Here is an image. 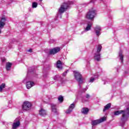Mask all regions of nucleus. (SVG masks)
Wrapping results in <instances>:
<instances>
[{"label":"nucleus","instance_id":"4468645a","mask_svg":"<svg viewBox=\"0 0 129 129\" xmlns=\"http://www.w3.org/2000/svg\"><path fill=\"white\" fill-rule=\"evenodd\" d=\"M35 85V84H34V82H28L26 83V87L28 89H30L32 86H34Z\"/></svg>","mask_w":129,"mask_h":129},{"label":"nucleus","instance_id":"2f4dec72","mask_svg":"<svg viewBox=\"0 0 129 129\" xmlns=\"http://www.w3.org/2000/svg\"><path fill=\"white\" fill-rule=\"evenodd\" d=\"M52 41H53V40H51L50 41V43H53V42H52Z\"/></svg>","mask_w":129,"mask_h":129},{"label":"nucleus","instance_id":"aec40b11","mask_svg":"<svg viewBox=\"0 0 129 129\" xmlns=\"http://www.w3.org/2000/svg\"><path fill=\"white\" fill-rule=\"evenodd\" d=\"M111 106V104L110 103L107 104L106 106H105L103 109V111H105V110H108L109 108H110Z\"/></svg>","mask_w":129,"mask_h":129},{"label":"nucleus","instance_id":"c85d7f7f","mask_svg":"<svg viewBox=\"0 0 129 129\" xmlns=\"http://www.w3.org/2000/svg\"><path fill=\"white\" fill-rule=\"evenodd\" d=\"M86 98H89V97H90V96L89 95V94H87L86 96Z\"/></svg>","mask_w":129,"mask_h":129},{"label":"nucleus","instance_id":"f03ea898","mask_svg":"<svg viewBox=\"0 0 129 129\" xmlns=\"http://www.w3.org/2000/svg\"><path fill=\"white\" fill-rule=\"evenodd\" d=\"M71 4H72V2L62 4L58 10L57 17H59V15L60 19H62V15L67 11L69 8V5Z\"/></svg>","mask_w":129,"mask_h":129},{"label":"nucleus","instance_id":"9d476101","mask_svg":"<svg viewBox=\"0 0 129 129\" xmlns=\"http://www.w3.org/2000/svg\"><path fill=\"white\" fill-rule=\"evenodd\" d=\"M100 31H101V28L100 26H97L95 28V32L96 35L98 37H99V36H100L101 34V33L100 32Z\"/></svg>","mask_w":129,"mask_h":129},{"label":"nucleus","instance_id":"39448f33","mask_svg":"<svg viewBox=\"0 0 129 129\" xmlns=\"http://www.w3.org/2000/svg\"><path fill=\"white\" fill-rule=\"evenodd\" d=\"M94 17H95V11L93 10H89L86 15V18L88 20H92L94 19Z\"/></svg>","mask_w":129,"mask_h":129},{"label":"nucleus","instance_id":"6ab92c4d","mask_svg":"<svg viewBox=\"0 0 129 129\" xmlns=\"http://www.w3.org/2000/svg\"><path fill=\"white\" fill-rule=\"evenodd\" d=\"M119 57L121 62L122 63V61H123V55H122V51L121 50L119 52Z\"/></svg>","mask_w":129,"mask_h":129},{"label":"nucleus","instance_id":"cd10ccee","mask_svg":"<svg viewBox=\"0 0 129 129\" xmlns=\"http://www.w3.org/2000/svg\"><path fill=\"white\" fill-rule=\"evenodd\" d=\"M67 74V72H65L62 74V76H66V75Z\"/></svg>","mask_w":129,"mask_h":129},{"label":"nucleus","instance_id":"c756f323","mask_svg":"<svg viewBox=\"0 0 129 129\" xmlns=\"http://www.w3.org/2000/svg\"><path fill=\"white\" fill-rule=\"evenodd\" d=\"M28 52H33V49H30L28 50H27Z\"/></svg>","mask_w":129,"mask_h":129},{"label":"nucleus","instance_id":"7ed1b4c3","mask_svg":"<svg viewBox=\"0 0 129 129\" xmlns=\"http://www.w3.org/2000/svg\"><path fill=\"white\" fill-rule=\"evenodd\" d=\"M74 75L75 76V78L77 81L79 83V86H80V84H82L83 83V79L82 78V75L80 74V73L76 71L74 72Z\"/></svg>","mask_w":129,"mask_h":129},{"label":"nucleus","instance_id":"f8f14e48","mask_svg":"<svg viewBox=\"0 0 129 129\" xmlns=\"http://www.w3.org/2000/svg\"><path fill=\"white\" fill-rule=\"evenodd\" d=\"M75 107V105L74 104H72L70 106L69 108L66 111V113L69 114V113H71L72 112V110H73V108Z\"/></svg>","mask_w":129,"mask_h":129},{"label":"nucleus","instance_id":"0eeeda50","mask_svg":"<svg viewBox=\"0 0 129 129\" xmlns=\"http://www.w3.org/2000/svg\"><path fill=\"white\" fill-rule=\"evenodd\" d=\"M105 119H106L105 117H103L100 119L93 120L92 121V125H97V124H98V123H100L101 122H103V121H104Z\"/></svg>","mask_w":129,"mask_h":129},{"label":"nucleus","instance_id":"a878e982","mask_svg":"<svg viewBox=\"0 0 129 129\" xmlns=\"http://www.w3.org/2000/svg\"><path fill=\"white\" fill-rule=\"evenodd\" d=\"M52 112H54V113H55V114H58V112L57 111V109H53V110H51Z\"/></svg>","mask_w":129,"mask_h":129},{"label":"nucleus","instance_id":"4be33fe9","mask_svg":"<svg viewBox=\"0 0 129 129\" xmlns=\"http://www.w3.org/2000/svg\"><path fill=\"white\" fill-rule=\"evenodd\" d=\"M38 7V3L37 2L32 3V8L33 9H35Z\"/></svg>","mask_w":129,"mask_h":129},{"label":"nucleus","instance_id":"f704fd0d","mask_svg":"<svg viewBox=\"0 0 129 129\" xmlns=\"http://www.w3.org/2000/svg\"><path fill=\"white\" fill-rule=\"evenodd\" d=\"M2 33V30L0 29V34Z\"/></svg>","mask_w":129,"mask_h":129},{"label":"nucleus","instance_id":"393cba45","mask_svg":"<svg viewBox=\"0 0 129 129\" xmlns=\"http://www.w3.org/2000/svg\"><path fill=\"white\" fill-rule=\"evenodd\" d=\"M58 100H59V101H60V102H63V97L59 96L58 97Z\"/></svg>","mask_w":129,"mask_h":129},{"label":"nucleus","instance_id":"dca6fc26","mask_svg":"<svg viewBox=\"0 0 129 129\" xmlns=\"http://www.w3.org/2000/svg\"><path fill=\"white\" fill-rule=\"evenodd\" d=\"M11 67H12V63L11 62L6 63V70H7V71H10V70H11Z\"/></svg>","mask_w":129,"mask_h":129},{"label":"nucleus","instance_id":"f257e3e1","mask_svg":"<svg viewBox=\"0 0 129 129\" xmlns=\"http://www.w3.org/2000/svg\"><path fill=\"white\" fill-rule=\"evenodd\" d=\"M114 115H119V114H122L120 118L119 125L120 126H123L124 124L129 118V108H127L126 110H118L114 112Z\"/></svg>","mask_w":129,"mask_h":129},{"label":"nucleus","instance_id":"5701e85b","mask_svg":"<svg viewBox=\"0 0 129 129\" xmlns=\"http://www.w3.org/2000/svg\"><path fill=\"white\" fill-rule=\"evenodd\" d=\"M59 78H60V76H59V75L55 76L53 77L54 80H59Z\"/></svg>","mask_w":129,"mask_h":129},{"label":"nucleus","instance_id":"9b49d317","mask_svg":"<svg viewBox=\"0 0 129 129\" xmlns=\"http://www.w3.org/2000/svg\"><path fill=\"white\" fill-rule=\"evenodd\" d=\"M91 27H92V23L88 22L87 24V26L85 28V32H88L91 30Z\"/></svg>","mask_w":129,"mask_h":129},{"label":"nucleus","instance_id":"c9c22d12","mask_svg":"<svg viewBox=\"0 0 129 129\" xmlns=\"http://www.w3.org/2000/svg\"><path fill=\"white\" fill-rule=\"evenodd\" d=\"M40 2H42V1H43V0H39Z\"/></svg>","mask_w":129,"mask_h":129},{"label":"nucleus","instance_id":"6e6552de","mask_svg":"<svg viewBox=\"0 0 129 129\" xmlns=\"http://www.w3.org/2000/svg\"><path fill=\"white\" fill-rule=\"evenodd\" d=\"M60 47H55L53 48L52 49H50L49 51V54L50 55H55L58 52H60Z\"/></svg>","mask_w":129,"mask_h":129},{"label":"nucleus","instance_id":"bb28decb","mask_svg":"<svg viewBox=\"0 0 129 129\" xmlns=\"http://www.w3.org/2000/svg\"><path fill=\"white\" fill-rule=\"evenodd\" d=\"M94 80H95L94 78H91V79L90 80V82H93V81H94Z\"/></svg>","mask_w":129,"mask_h":129},{"label":"nucleus","instance_id":"412c9836","mask_svg":"<svg viewBox=\"0 0 129 129\" xmlns=\"http://www.w3.org/2000/svg\"><path fill=\"white\" fill-rule=\"evenodd\" d=\"M6 87V84L3 83L0 85V92L3 91V89H4Z\"/></svg>","mask_w":129,"mask_h":129},{"label":"nucleus","instance_id":"ddd939ff","mask_svg":"<svg viewBox=\"0 0 129 129\" xmlns=\"http://www.w3.org/2000/svg\"><path fill=\"white\" fill-rule=\"evenodd\" d=\"M39 114L41 116H45L47 115V111H46V110L41 108L40 110H39Z\"/></svg>","mask_w":129,"mask_h":129},{"label":"nucleus","instance_id":"473e14b6","mask_svg":"<svg viewBox=\"0 0 129 129\" xmlns=\"http://www.w3.org/2000/svg\"><path fill=\"white\" fill-rule=\"evenodd\" d=\"M5 61H6V59H4L3 60V62H5Z\"/></svg>","mask_w":129,"mask_h":129},{"label":"nucleus","instance_id":"20e7f679","mask_svg":"<svg viewBox=\"0 0 129 129\" xmlns=\"http://www.w3.org/2000/svg\"><path fill=\"white\" fill-rule=\"evenodd\" d=\"M101 49H102L101 45H98L97 46V51L94 56V58L96 61H100V51H101Z\"/></svg>","mask_w":129,"mask_h":129},{"label":"nucleus","instance_id":"7c9ffc66","mask_svg":"<svg viewBox=\"0 0 129 129\" xmlns=\"http://www.w3.org/2000/svg\"><path fill=\"white\" fill-rule=\"evenodd\" d=\"M43 76H44V77L45 78H46V77H47V75H44Z\"/></svg>","mask_w":129,"mask_h":129},{"label":"nucleus","instance_id":"f3484780","mask_svg":"<svg viewBox=\"0 0 129 129\" xmlns=\"http://www.w3.org/2000/svg\"><path fill=\"white\" fill-rule=\"evenodd\" d=\"M19 126H20V121H17L16 122H14L13 124V129H16Z\"/></svg>","mask_w":129,"mask_h":129},{"label":"nucleus","instance_id":"423d86ee","mask_svg":"<svg viewBox=\"0 0 129 129\" xmlns=\"http://www.w3.org/2000/svg\"><path fill=\"white\" fill-rule=\"evenodd\" d=\"M32 106V104L29 102H24L23 105H22L23 110H29Z\"/></svg>","mask_w":129,"mask_h":129},{"label":"nucleus","instance_id":"b1692460","mask_svg":"<svg viewBox=\"0 0 129 129\" xmlns=\"http://www.w3.org/2000/svg\"><path fill=\"white\" fill-rule=\"evenodd\" d=\"M51 110L53 109H56L57 108H56V105L54 104H51Z\"/></svg>","mask_w":129,"mask_h":129},{"label":"nucleus","instance_id":"2eb2a0df","mask_svg":"<svg viewBox=\"0 0 129 129\" xmlns=\"http://www.w3.org/2000/svg\"><path fill=\"white\" fill-rule=\"evenodd\" d=\"M56 68H58V69H62V68H63V67H62V62H61L60 60L57 61Z\"/></svg>","mask_w":129,"mask_h":129},{"label":"nucleus","instance_id":"1a4fd4ad","mask_svg":"<svg viewBox=\"0 0 129 129\" xmlns=\"http://www.w3.org/2000/svg\"><path fill=\"white\" fill-rule=\"evenodd\" d=\"M7 21V19H6V17H2L0 20V29H3L4 27H5V25H6V22Z\"/></svg>","mask_w":129,"mask_h":129},{"label":"nucleus","instance_id":"a211bd4d","mask_svg":"<svg viewBox=\"0 0 129 129\" xmlns=\"http://www.w3.org/2000/svg\"><path fill=\"white\" fill-rule=\"evenodd\" d=\"M88 111H89V109L86 107L83 108L82 109V112L84 114H87V113H88Z\"/></svg>","mask_w":129,"mask_h":129},{"label":"nucleus","instance_id":"72a5a7b5","mask_svg":"<svg viewBox=\"0 0 129 129\" xmlns=\"http://www.w3.org/2000/svg\"><path fill=\"white\" fill-rule=\"evenodd\" d=\"M28 71H29V72H32V71H31V70H30V69Z\"/></svg>","mask_w":129,"mask_h":129}]
</instances>
